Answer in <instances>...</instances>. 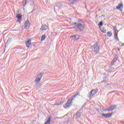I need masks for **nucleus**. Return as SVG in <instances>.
<instances>
[{
	"mask_svg": "<svg viewBox=\"0 0 124 124\" xmlns=\"http://www.w3.org/2000/svg\"><path fill=\"white\" fill-rule=\"evenodd\" d=\"M47 30H48V26H47L46 24L43 25L40 28V31H42L43 32Z\"/></svg>",
	"mask_w": 124,
	"mask_h": 124,
	"instance_id": "0eeeda50",
	"label": "nucleus"
},
{
	"mask_svg": "<svg viewBox=\"0 0 124 124\" xmlns=\"http://www.w3.org/2000/svg\"><path fill=\"white\" fill-rule=\"evenodd\" d=\"M72 100H73V98H69L67 101V103L63 106V108L65 109H66V108H69L70 106L72 105Z\"/></svg>",
	"mask_w": 124,
	"mask_h": 124,
	"instance_id": "f03ea898",
	"label": "nucleus"
},
{
	"mask_svg": "<svg viewBox=\"0 0 124 124\" xmlns=\"http://www.w3.org/2000/svg\"><path fill=\"white\" fill-rule=\"evenodd\" d=\"M42 75H43V74L41 73L40 74L37 76L35 80V83H39L40 80H41V78H42Z\"/></svg>",
	"mask_w": 124,
	"mask_h": 124,
	"instance_id": "39448f33",
	"label": "nucleus"
},
{
	"mask_svg": "<svg viewBox=\"0 0 124 124\" xmlns=\"http://www.w3.org/2000/svg\"><path fill=\"white\" fill-rule=\"evenodd\" d=\"M98 25L99 26L102 27V26H103V23L102 21H101Z\"/></svg>",
	"mask_w": 124,
	"mask_h": 124,
	"instance_id": "393cba45",
	"label": "nucleus"
},
{
	"mask_svg": "<svg viewBox=\"0 0 124 124\" xmlns=\"http://www.w3.org/2000/svg\"><path fill=\"white\" fill-rule=\"evenodd\" d=\"M70 37L72 38V40H74V41H78L80 39V35L77 34L71 36Z\"/></svg>",
	"mask_w": 124,
	"mask_h": 124,
	"instance_id": "20e7f679",
	"label": "nucleus"
},
{
	"mask_svg": "<svg viewBox=\"0 0 124 124\" xmlns=\"http://www.w3.org/2000/svg\"><path fill=\"white\" fill-rule=\"evenodd\" d=\"M116 108H117V105L110 106L108 109V111H113V110H115Z\"/></svg>",
	"mask_w": 124,
	"mask_h": 124,
	"instance_id": "ddd939ff",
	"label": "nucleus"
},
{
	"mask_svg": "<svg viewBox=\"0 0 124 124\" xmlns=\"http://www.w3.org/2000/svg\"><path fill=\"white\" fill-rule=\"evenodd\" d=\"M107 35L108 36V37H111V36L112 35V32H111V31L108 32Z\"/></svg>",
	"mask_w": 124,
	"mask_h": 124,
	"instance_id": "5701e85b",
	"label": "nucleus"
},
{
	"mask_svg": "<svg viewBox=\"0 0 124 124\" xmlns=\"http://www.w3.org/2000/svg\"><path fill=\"white\" fill-rule=\"evenodd\" d=\"M26 45L28 48H30L31 45V40H28V41L26 43Z\"/></svg>",
	"mask_w": 124,
	"mask_h": 124,
	"instance_id": "f8f14e48",
	"label": "nucleus"
},
{
	"mask_svg": "<svg viewBox=\"0 0 124 124\" xmlns=\"http://www.w3.org/2000/svg\"><path fill=\"white\" fill-rule=\"evenodd\" d=\"M78 0H69L70 3L71 4H74L75 2H77Z\"/></svg>",
	"mask_w": 124,
	"mask_h": 124,
	"instance_id": "a211bd4d",
	"label": "nucleus"
},
{
	"mask_svg": "<svg viewBox=\"0 0 124 124\" xmlns=\"http://www.w3.org/2000/svg\"><path fill=\"white\" fill-rule=\"evenodd\" d=\"M100 49V46H98V43L97 42L95 43L93 46V51L95 53H98Z\"/></svg>",
	"mask_w": 124,
	"mask_h": 124,
	"instance_id": "7ed1b4c3",
	"label": "nucleus"
},
{
	"mask_svg": "<svg viewBox=\"0 0 124 124\" xmlns=\"http://www.w3.org/2000/svg\"><path fill=\"white\" fill-rule=\"evenodd\" d=\"M101 83L103 85H105L106 88H110V84L107 83V80L102 81Z\"/></svg>",
	"mask_w": 124,
	"mask_h": 124,
	"instance_id": "9b49d317",
	"label": "nucleus"
},
{
	"mask_svg": "<svg viewBox=\"0 0 124 124\" xmlns=\"http://www.w3.org/2000/svg\"><path fill=\"white\" fill-rule=\"evenodd\" d=\"M123 8H124V5L122 3L118 4V6L116 7V9L120 10L121 12H123Z\"/></svg>",
	"mask_w": 124,
	"mask_h": 124,
	"instance_id": "6e6552de",
	"label": "nucleus"
},
{
	"mask_svg": "<svg viewBox=\"0 0 124 124\" xmlns=\"http://www.w3.org/2000/svg\"><path fill=\"white\" fill-rule=\"evenodd\" d=\"M117 58L115 57L113 58V60L112 61L111 63H110V65L112 66V65H114V63L115 62H117Z\"/></svg>",
	"mask_w": 124,
	"mask_h": 124,
	"instance_id": "f3484780",
	"label": "nucleus"
},
{
	"mask_svg": "<svg viewBox=\"0 0 124 124\" xmlns=\"http://www.w3.org/2000/svg\"><path fill=\"white\" fill-rule=\"evenodd\" d=\"M45 38H46V36L45 35H43L41 39V41L45 40Z\"/></svg>",
	"mask_w": 124,
	"mask_h": 124,
	"instance_id": "4be33fe9",
	"label": "nucleus"
},
{
	"mask_svg": "<svg viewBox=\"0 0 124 124\" xmlns=\"http://www.w3.org/2000/svg\"><path fill=\"white\" fill-rule=\"evenodd\" d=\"M26 4H27V0H23L22 2V5H23V6H25Z\"/></svg>",
	"mask_w": 124,
	"mask_h": 124,
	"instance_id": "b1692460",
	"label": "nucleus"
},
{
	"mask_svg": "<svg viewBox=\"0 0 124 124\" xmlns=\"http://www.w3.org/2000/svg\"><path fill=\"white\" fill-rule=\"evenodd\" d=\"M96 93L97 92L96 91V90H93L90 92L88 93V97H92V96H93L95 94H96Z\"/></svg>",
	"mask_w": 124,
	"mask_h": 124,
	"instance_id": "423d86ee",
	"label": "nucleus"
},
{
	"mask_svg": "<svg viewBox=\"0 0 124 124\" xmlns=\"http://www.w3.org/2000/svg\"><path fill=\"white\" fill-rule=\"evenodd\" d=\"M16 18H17V21L20 22L22 20V16L20 14L16 15Z\"/></svg>",
	"mask_w": 124,
	"mask_h": 124,
	"instance_id": "2eb2a0df",
	"label": "nucleus"
},
{
	"mask_svg": "<svg viewBox=\"0 0 124 124\" xmlns=\"http://www.w3.org/2000/svg\"><path fill=\"white\" fill-rule=\"evenodd\" d=\"M77 95H79V93H78L77 94H74L72 96V98H73V99H74L75 98H76V96H77Z\"/></svg>",
	"mask_w": 124,
	"mask_h": 124,
	"instance_id": "412c9836",
	"label": "nucleus"
},
{
	"mask_svg": "<svg viewBox=\"0 0 124 124\" xmlns=\"http://www.w3.org/2000/svg\"><path fill=\"white\" fill-rule=\"evenodd\" d=\"M72 26H75V25H76V26H77V23H76V22L73 23H72Z\"/></svg>",
	"mask_w": 124,
	"mask_h": 124,
	"instance_id": "a878e982",
	"label": "nucleus"
},
{
	"mask_svg": "<svg viewBox=\"0 0 124 124\" xmlns=\"http://www.w3.org/2000/svg\"><path fill=\"white\" fill-rule=\"evenodd\" d=\"M102 32H104V30L102 31Z\"/></svg>",
	"mask_w": 124,
	"mask_h": 124,
	"instance_id": "c85d7f7f",
	"label": "nucleus"
},
{
	"mask_svg": "<svg viewBox=\"0 0 124 124\" xmlns=\"http://www.w3.org/2000/svg\"><path fill=\"white\" fill-rule=\"evenodd\" d=\"M55 105H57V106H60V104H55Z\"/></svg>",
	"mask_w": 124,
	"mask_h": 124,
	"instance_id": "cd10ccee",
	"label": "nucleus"
},
{
	"mask_svg": "<svg viewBox=\"0 0 124 124\" xmlns=\"http://www.w3.org/2000/svg\"><path fill=\"white\" fill-rule=\"evenodd\" d=\"M77 27L78 29L80 31H82L85 29V23L81 20H79L78 24L76 26Z\"/></svg>",
	"mask_w": 124,
	"mask_h": 124,
	"instance_id": "f257e3e1",
	"label": "nucleus"
},
{
	"mask_svg": "<svg viewBox=\"0 0 124 124\" xmlns=\"http://www.w3.org/2000/svg\"><path fill=\"white\" fill-rule=\"evenodd\" d=\"M102 117H104V118H110V117H112V114L110 113H108V114L105 113H102L101 114Z\"/></svg>",
	"mask_w": 124,
	"mask_h": 124,
	"instance_id": "9d476101",
	"label": "nucleus"
},
{
	"mask_svg": "<svg viewBox=\"0 0 124 124\" xmlns=\"http://www.w3.org/2000/svg\"><path fill=\"white\" fill-rule=\"evenodd\" d=\"M81 116V114L79 112H77L75 115H74L75 119H76L77 121H78V119H80V117Z\"/></svg>",
	"mask_w": 124,
	"mask_h": 124,
	"instance_id": "4468645a",
	"label": "nucleus"
},
{
	"mask_svg": "<svg viewBox=\"0 0 124 124\" xmlns=\"http://www.w3.org/2000/svg\"><path fill=\"white\" fill-rule=\"evenodd\" d=\"M10 42V39H8L7 41V43H9Z\"/></svg>",
	"mask_w": 124,
	"mask_h": 124,
	"instance_id": "bb28decb",
	"label": "nucleus"
},
{
	"mask_svg": "<svg viewBox=\"0 0 124 124\" xmlns=\"http://www.w3.org/2000/svg\"><path fill=\"white\" fill-rule=\"evenodd\" d=\"M70 120H71V119L70 118H68L67 121L64 122V124H68V123H70Z\"/></svg>",
	"mask_w": 124,
	"mask_h": 124,
	"instance_id": "aec40b11",
	"label": "nucleus"
},
{
	"mask_svg": "<svg viewBox=\"0 0 124 124\" xmlns=\"http://www.w3.org/2000/svg\"><path fill=\"white\" fill-rule=\"evenodd\" d=\"M25 26H24V28L25 29H26V30H29V29H30V21L29 20L26 21L25 22L24 24Z\"/></svg>",
	"mask_w": 124,
	"mask_h": 124,
	"instance_id": "1a4fd4ad",
	"label": "nucleus"
},
{
	"mask_svg": "<svg viewBox=\"0 0 124 124\" xmlns=\"http://www.w3.org/2000/svg\"><path fill=\"white\" fill-rule=\"evenodd\" d=\"M51 123V118H48V120L45 122L44 124H50Z\"/></svg>",
	"mask_w": 124,
	"mask_h": 124,
	"instance_id": "6ab92c4d",
	"label": "nucleus"
},
{
	"mask_svg": "<svg viewBox=\"0 0 124 124\" xmlns=\"http://www.w3.org/2000/svg\"><path fill=\"white\" fill-rule=\"evenodd\" d=\"M114 38L116 40L117 42L119 41V38H118V33H117V32H116V31L114 32Z\"/></svg>",
	"mask_w": 124,
	"mask_h": 124,
	"instance_id": "dca6fc26",
	"label": "nucleus"
}]
</instances>
